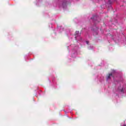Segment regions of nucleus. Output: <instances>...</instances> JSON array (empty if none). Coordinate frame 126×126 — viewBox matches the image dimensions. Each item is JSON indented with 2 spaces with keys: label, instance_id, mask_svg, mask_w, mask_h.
<instances>
[{
  "label": "nucleus",
  "instance_id": "1",
  "mask_svg": "<svg viewBox=\"0 0 126 126\" xmlns=\"http://www.w3.org/2000/svg\"><path fill=\"white\" fill-rule=\"evenodd\" d=\"M75 38H77L78 36H80V33H79V31H76L75 33Z\"/></svg>",
  "mask_w": 126,
  "mask_h": 126
},
{
  "label": "nucleus",
  "instance_id": "2",
  "mask_svg": "<svg viewBox=\"0 0 126 126\" xmlns=\"http://www.w3.org/2000/svg\"><path fill=\"white\" fill-rule=\"evenodd\" d=\"M111 76H113V74L110 73L107 75V79H110L111 78Z\"/></svg>",
  "mask_w": 126,
  "mask_h": 126
},
{
  "label": "nucleus",
  "instance_id": "3",
  "mask_svg": "<svg viewBox=\"0 0 126 126\" xmlns=\"http://www.w3.org/2000/svg\"><path fill=\"white\" fill-rule=\"evenodd\" d=\"M86 44H87V45H88V44H89V41H86Z\"/></svg>",
  "mask_w": 126,
  "mask_h": 126
}]
</instances>
